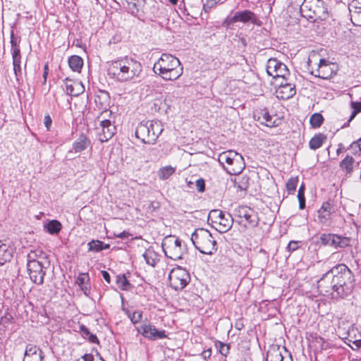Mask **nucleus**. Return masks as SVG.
I'll list each match as a JSON object with an SVG mask.
<instances>
[{"mask_svg": "<svg viewBox=\"0 0 361 361\" xmlns=\"http://www.w3.org/2000/svg\"><path fill=\"white\" fill-rule=\"evenodd\" d=\"M354 275L345 264H338L327 271L317 282V288L324 295L345 298L354 287Z\"/></svg>", "mask_w": 361, "mask_h": 361, "instance_id": "f257e3e1", "label": "nucleus"}, {"mask_svg": "<svg viewBox=\"0 0 361 361\" xmlns=\"http://www.w3.org/2000/svg\"><path fill=\"white\" fill-rule=\"evenodd\" d=\"M142 71L141 63L128 56L113 61L108 69L109 75L119 82H126L137 78Z\"/></svg>", "mask_w": 361, "mask_h": 361, "instance_id": "f03ea898", "label": "nucleus"}, {"mask_svg": "<svg viewBox=\"0 0 361 361\" xmlns=\"http://www.w3.org/2000/svg\"><path fill=\"white\" fill-rule=\"evenodd\" d=\"M153 71L166 80H174L183 74L179 60L169 54H163L154 63Z\"/></svg>", "mask_w": 361, "mask_h": 361, "instance_id": "7ed1b4c3", "label": "nucleus"}, {"mask_svg": "<svg viewBox=\"0 0 361 361\" xmlns=\"http://www.w3.org/2000/svg\"><path fill=\"white\" fill-rule=\"evenodd\" d=\"M191 241L195 247L202 254L211 255L217 250L216 240L205 228H196L191 235Z\"/></svg>", "mask_w": 361, "mask_h": 361, "instance_id": "20e7f679", "label": "nucleus"}, {"mask_svg": "<svg viewBox=\"0 0 361 361\" xmlns=\"http://www.w3.org/2000/svg\"><path fill=\"white\" fill-rule=\"evenodd\" d=\"M234 216L238 224L245 228H255L259 224L257 212L247 206H239L234 211Z\"/></svg>", "mask_w": 361, "mask_h": 361, "instance_id": "39448f33", "label": "nucleus"}, {"mask_svg": "<svg viewBox=\"0 0 361 361\" xmlns=\"http://www.w3.org/2000/svg\"><path fill=\"white\" fill-rule=\"evenodd\" d=\"M161 246L165 255L173 260L182 258L184 248L181 245V240L175 235H169L163 240Z\"/></svg>", "mask_w": 361, "mask_h": 361, "instance_id": "423d86ee", "label": "nucleus"}, {"mask_svg": "<svg viewBox=\"0 0 361 361\" xmlns=\"http://www.w3.org/2000/svg\"><path fill=\"white\" fill-rule=\"evenodd\" d=\"M106 116H99L97 121L99 126L96 127L97 135L101 142H104L111 139L116 133V126Z\"/></svg>", "mask_w": 361, "mask_h": 361, "instance_id": "0eeeda50", "label": "nucleus"}, {"mask_svg": "<svg viewBox=\"0 0 361 361\" xmlns=\"http://www.w3.org/2000/svg\"><path fill=\"white\" fill-rule=\"evenodd\" d=\"M171 286L175 290L183 289L190 280L188 272L181 267L173 269L169 276Z\"/></svg>", "mask_w": 361, "mask_h": 361, "instance_id": "6e6552de", "label": "nucleus"}, {"mask_svg": "<svg viewBox=\"0 0 361 361\" xmlns=\"http://www.w3.org/2000/svg\"><path fill=\"white\" fill-rule=\"evenodd\" d=\"M27 269L31 281L37 285L44 283L46 267L42 262L27 263Z\"/></svg>", "mask_w": 361, "mask_h": 361, "instance_id": "1a4fd4ad", "label": "nucleus"}, {"mask_svg": "<svg viewBox=\"0 0 361 361\" xmlns=\"http://www.w3.org/2000/svg\"><path fill=\"white\" fill-rule=\"evenodd\" d=\"M137 330L145 338L151 341L163 339L167 337L164 330L159 331L154 326L149 324H143L137 327Z\"/></svg>", "mask_w": 361, "mask_h": 361, "instance_id": "9d476101", "label": "nucleus"}, {"mask_svg": "<svg viewBox=\"0 0 361 361\" xmlns=\"http://www.w3.org/2000/svg\"><path fill=\"white\" fill-rule=\"evenodd\" d=\"M333 63L326 61L324 59L319 60L317 66V68L315 71H312L311 73L315 77H318L322 79H328L333 76L334 71L332 68Z\"/></svg>", "mask_w": 361, "mask_h": 361, "instance_id": "9b49d317", "label": "nucleus"}, {"mask_svg": "<svg viewBox=\"0 0 361 361\" xmlns=\"http://www.w3.org/2000/svg\"><path fill=\"white\" fill-rule=\"evenodd\" d=\"M94 102L97 108L104 110L99 116L111 114V112L107 109L110 103V96L108 92L99 90L94 96Z\"/></svg>", "mask_w": 361, "mask_h": 361, "instance_id": "f8f14e48", "label": "nucleus"}, {"mask_svg": "<svg viewBox=\"0 0 361 361\" xmlns=\"http://www.w3.org/2000/svg\"><path fill=\"white\" fill-rule=\"evenodd\" d=\"M135 136L143 143L153 145L155 143V135L149 133V127L142 121L138 124L135 130Z\"/></svg>", "mask_w": 361, "mask_h": 361, "instance_id": "ddd939ff", "label": "nucleus"}, {"mask_svg": "<svg viewBox=\"0 0 361 361\" xmlns=\"http://www.w3.org/2000/svg\"><path fill=\"white\" fill-rule=\"evenodd\" d=\"M245 164L241 154L235 152L229 166H224L225 170L231 175L240 173L245 169Z\"/></svg>", "mask_w": 361, "mask_h": 361, "instance_id": "4468645a", "label": "nucleus"}, {"mask_svg": "<svg viewBox=\"0 0 361 361\" xmlns=\"http://www.w3.org/2000/svg\"><path fill=\"white\" fill-rule=\"evenodd\" d=\"M296 93V90L294 84L286 80L284 85H280L275 91L276 97L282 100H287L292 98Z\"/></svg>", "mask_w": 361, "mask_h": 361, "instance_id": "2eb2a0df", "label": "nucleus"}, {"mask_svg": "<svg viewBox=\"0 0 361 361\" xmlns=\"http://www.w3.org/2000/svg\"><path fill=\"white\" fill-rule=\"evenodd\" d=\"M63 82L66 86V93L68 95L77 97L85 91V87L80 81L73 80L66 78Z\"/></svg>", "mask_w": 361, "mask_h": 361, "instance_id": "dca6fc26", "label": "nucleus"}, {"mask_svg": "<svg viewBox=\"0 0 361 361\" xmlns=\"http://www.w3.org/2000/svg\"><path fill=\"white\" fill-rule=\"evenodd\" d=\"M43 353L38 346L33 344L27 345L23 361H43Z\"/></svg>", "mask_w": 361, "mask_h": 361, "instance_id": "f3484780", "label": "nucleus"}, {"mask_svg": "<svg viewBox=\"0 0 361 361\" xmlns=\"http://www.w3.org/2000/svg\"><path fill=\"white\" fill-rule=\"evenodd\" d=\"M237 23H251L253 25H260L261 21L258 19L255 13L250 10L239 11L235 13Z\"/></svg>", "mask_w": 361, "mask_h": 361, "instance_id": "a211bd4d", "label": "nucleus"}, {"mask_svg": "<svg viewBox=\"0 0 361 361\" xmlns=\"http://www.w3.org/2000/svg\"><path fill=\"white\" fill-rule=\"evenodd\" d=\"M8 240H0V266L10 262L13 253V249Z\"/></svg>", "mask_w": 361, "mask_h": 361, "instance_id": "6ab92c4d", "label": "nucleus"}, {"mask_svg": "<svg viewBox=\"0 0 361 361\" xmlns=\"http://www.w3.org/2000/svg\"><path fill=\"white\" fill-rule=\"evenodd\" d=\"M283 351L288 353V350L284 346H271L267 353V361H284Z\"/></svg>", "mask_w": 361, "mask_h": 361, "instance_id": "aec40b11", "label": "nucleus"}, {"mask_svg": "<svg viewBox=\"0 0 361 361\" xmlns=\"http://www.w3.org/2000/svg\"><path fill=\"white\" fill-rule=\"evenodd\" d=\"M233 220L234 219L232 218V216L230 214L224 213L218 222L216 224L218 225L216 230L220 233L227 232L231 228Z\"/></svg>", "mask_w": 361, "mask_h": 361, "instance_id": "412c9836", "label": "nucleus"}, {"mask_svg": "<svg viewBox=\"0 0 361 361\" xmlns=\"http://www.w3.org/2000/svg\"><path fill=\"white\" fill-rule=\"evenodd\" d=\"M332 205L330 202H324L321 208L318 210V218L322 224H326L330 219L332 212Z\"/></svg>", "mask_w": 361, "mask_h": 361, "instance_id": "4be33fe9", "label": "nucleus"}, {"mask_svg": "<svg viewBox=\"0 0 361 361\" xmlns=\"http://www.w3.org/2000/svg\"><path fill=\"white\" fill-rule=\"evenodd\" d=\"M90 140L88 139V137L82 134L80 135V137L73 142V149L75 152H80L85 149L90 145Z\"/></svg>", "mask_w": 361, "mask_h": 361, "instance_id": "5701e85b", "label": "nucleus"}, {"mask_svg": "<svg viewBox=\"0 0 361 361\" xmlns=\"http://www.w3.org/2000/svg\"><path fill=\"white\" fill-rule=\"evenodd\" d=\"M355 159L353 157L347 155L339 164L340 168L345 171V176L350 177L353 171Z\"/></svg>", "mask_w": 361, "mask_h": 361, "instance_id": "b1692460", "label": "nucleus"}, {"mask_svg": "<svg viewBox=\"0 0 361 361\" xmlns=\"http://www.w3.org/2000/svg\"><path fill=\"white\" fill-rule=\"evenodd\" d=\"M149 127V133L155 135V142L162 133L164 128L162 123L159 121H145Z\"/></svg>", "mask_w": 361, "mask_h": 361, "instance_id": "393cba45", "label": "nucleus"}, {"mask_svg": "<svg viewBox=\"0 0 361 361\" xmlns=\"http://www.w3.org/2000/svg\"><path fill=\"white\" fill-rule=\"evenodd\" d=\"M283 64L284 63L275 58L269 59L267 61L266 67L267 74L271 77L277 75L276 71H278L281 68L280 66Z\"/></svg>", "mask_w": 361, "mask_h": 361, "instance_id": "a878e982", "label": "nucleus"}, {"mask_svg": "<svg viewBox=\"0 0 361 361\" xmlns=\"http://www.w3.org/2000/svg\"><path fill=\"white\" fill-rule=\"evenodd\" d=\"M350 245V238L348 237H342L341 235L334 234L332 237L331 246L335 248L341 247L345 248Z\"/></svg>", "mask_w": 361, "mask_h": 361, "instance_id": "bb28decb", "label": "nucleus"}, {"mask_svg": "<svg viewBox=\"0 0 361 361\" xmlns=\"http://www.w3.org/2000/svg\"><path fill=\"white\" fill-rule=\"evenodd\" d=\"M143 257L147 264L154 267L159 261L158 254L152 249H147L143 254Z\"/></svg>", "mask_w": 361, "mask_h": 361, "instance_id": "cd10ccee", "label": "nucleus"}, {"mask_svg": "<svg viewBox=\"0 0 361 361\" xmlns=\"http://www.w3.org/2000/svg\"><path fill=\"white\" fill-rule=\"evenodd\" d=\"M27 262H42V259H44V253L41 250H32L27 255Z\"/></svg>", "mask_w": 361, "mask_h": 361, "instance_id": "c85d7f7f", "label": "nucleus"}, {"mask_svg": "<svg viewBox=\"0 0 361 361\" xmlns=\"http://www.w3.org/2000/svg\"><path fill=\"white\" fill-rule=\"evenodd\" d=\"M68 65L73 71L80 72L83 65V60L80 56L73 55L69 58Z\"/></svg>", "mask_w": 361, "mask_h": 361, "instance_id": "c756f323", "label": "nucleus"}, {"mask_svg": "<svg viewBox=\"0 0 361 361\" xmlns=\"http://www.w3.org/2000/svg\"><path fill=\"white\" fill-rule=\"evenodd\" d=\"M45 229L50 234H58L61 230V224L57 220H51L44 225Z\"/></svg>", "mask_w": 361, "mask_h": 361, "instance_id": "7c9ffc66", "label": "nucleus"}, {"mask_svg": "<svg viewBox=\"0 0 361 361\" xmlns=\"http://www.w3.org/2000/svg\"><path fill=\"white\" fill-rule=\"evenodd\" d=\"M235 152L233 150H228L226 152H223L219 154L218 157L219 162L224 166V164H226V166H229Z\"/></svg>", "mask_w": 361, "mask_h": 361, "instance_id": "2f4dec72", "label": "nucleus"}, {"mask_svg": "<svg viewBox=\"0 0 361 361\" xmlns=\"http://www.w3.org/2000/svg\"><path fill=\"white\" fill-rule=\"evenodd\" d=\"M326 136L322 133L315 135L309 142L310 148L311 149H317L322 147Z\"/></svg>", "mask_w": 361, "mask_h": 361, "instance_id": "473e14b6", "label": "nucleus"}, {"mask_svg": "<svg viewBox=\"0 0 361 361\" xmlns=\"http://www.w3.org/2000/svg\"><path fill=\"white\" fill-rule=\"evenodd\" d=\"M280 67L281 68L278 71H276L277 75L272 76L273 79L276 81L279 80H282L284 81L288 80V76L290 75V73L287 66L285 64H283Z\"/></svg>", "mask_w": 361, "mask_h": 361, "instance_id": "72a5a7b5", "label": "nucleus"}, {"mask_svg": "<svg viewBox=\"0 0 361 361\" xmlns=\"http://www.w3.org/2000/svg\"><path fill=\"white\" fill-rule=\"evenodd\" d=\"M80 331L82 336L84 338H87L90 342L92 343H99V340L97 336L92 334L85 325L82 324L80 326Z\"/></svg>", "mask_w": 361, "mask_h": 361, "instance_id": "f704fd0d", "label": "nucleus"}, {"mask_svg": "<svg viewBox=\"0 0 361 361\" xmlns=\"http://www.w3.org/2000/svg\"><path fill=\"white\" fill-rule=\"evenodd\" d=\"M175 172V169L171 166L162 167L158 172L159 179L166 180L173 175Z\"/></svg>", "mask_w": 361, "mask_h": 361, "instance_id": "c9c22d12", "label": "nucleus"}, {"mask_svg": "<svg viewBox=\"0 0 361 361\" xmlns=\"http://www.w3.org/2000/svg\"><path fill=\"white\" fill-rule=\"evenodd\" d=\"M324 121L322 115L319 113H314L312 114L310 119V123L313 128H319L322 126Z\"/></svg>", "mask_w": 361, "mask_h": 361, "instance_id": "e433bc0d", "label": "nucleus"}, {"mask_svg": "<svg viewBox=\"0 0 361 361\" xmlns=\"http://www.w3.org/2000/svg\"><path fill=\"white\" fill-rule=\"evenodd\" d=\"M102 241L99 240H92L87 243L88 250L90 252H98L102 250Z\"/></svg>", "mask_w": 361, "mask_h": 361, "instance_id": "4c0bfd02", "label": "nucleus"}, {"mask_svg": "<svg viewBox=\"0 0 361 361\" xmlns=\"http://www.w3.org/2000/svg\"><path fill=\"white\" fill-rule=\"evenodd\" d=\"M116 283L120 288L122 290H128L130 287V283L127 280L126 276L118 275L116 276Z\"/></svg>", "mask_w": 361, "mask_h": 361, "instance_id": "58836bf2", "label": "nucleus"}, {"mask_svg": "<svg viewBox=\"0 0 361 361\" xmlns=\"http://www.w3.org/2000/svg\"><path fill=\"white\" fill-rule=\"evenodd\" d=\"M298 183V177H292L286 183V187L289 194L293 193L297 188Z\"/></svg>", "mask_w": 361, "mask_h": 361, "instance_id": "ea45409f", "label": "nucleus"}, {"mask_svg": "<svg viewBox=\"0 0 361 361\" xmlns=\"http://www.w3.org/2000/svg\"><path fill=\"white\" fill-rule=\"evenodd\" d=\"M298 199L299 201L300 209H303L305 207V185L304 184H302L298 190Z\"/></svg>", "mask_w": 361, "mask_h": 361, "instance_id": "a19ab883", "label": "nucleus"}, {"mask_svg": "<svg viewBox=\"0 0 361 361\" xmlns=\"http://www.w3.org/2000/svg\"><path fill=\"white\" fill-rule=\"evenodd\" d=\"M126 314L132 323L135 324L139 323L142 317V312L141 311H134L133 312H130L128 310L126 311Z\"/></svg>", "mask_w": 361, "mask_h": 361, "instance_id": "79ce46f5", "label": "nucleus"}, {"mask_svg": "<svg viewBox=\"0 0 361 361\" xmlns=\"http://www.w3.org/2000/svg\"><path fill=\"white\" fill-rule=\"evenodd\" d=\"M223 214L224 212L219 209H213L209 214L208 220H211L212 223L216 224Z\"/></svg>", "mask_w": 361, "mask_h": 361, "instance_id": "37998d69", "label": "nucleus"}, {"mask_svg": "<svg viewBox=\"0 0 361 361\" xmlns=\"http://www.w3.org/2000/svg\"><path fill=\"white\" fill-rule=\"evenodd\" d=\"M332 237H334L333 233H323L320 236L321 243L324 245H332Z\"/></svg>", "mask_w": 361, "mask_h": 361, "instance_id": "c03bdc74", "label": "nucleus"}, {"mask_svg": "<svg viewBox=\"0 0 361 361\" xmlns=\"http://www.w3.org/2000/svg\"><path fill=\"white\" fill-rule=\"evenodd\" d=\"M237 184L240 190H247L249 187V178L247 176L242 177Z\"/></svg>", "mask_w": 361, "mask_h": 361, "instance_id": "a18cd8bd", "label": "nucleus"}, {"mask_svg": "<svg viewBox=\"0 0 361 361\" xmlns=\"http://www.w3.org/2000/svg\"><path fill=\"white\" fill-rule=\"evenodd\" d=\"M352 108L353 109V111L352 112L351 116L348 120V122H350L356 116V114L361 111V102H352L351 103Z\"/></svg>", "mask_w": 361, "mask_h": 361, "instance_id": "49530a36", "label": "nucleus"}, {"mask_svg": "<svg viewBox=\"0 0 361 361\" xmlns=\"http://www.w3.org/2000/svg\"><path fill=\"white\" fill-rule=\"evenodd\" d=\"M221 0H207L206 2L203 5V9L205 13H209L212 8L216 6V5Z\"/></svg>", "mask_w": 361, "mask_h": 361, "instance_id": "de8ad7c7", "label": "nucleus"}, {"mask_svg": "<svg viewBox=\"0 0 361 361\" xmlns=\"http://www.w3.org/2000/svg\"><path fill=\"white\" fill-rule=\"evenodd\" d=\"M89 280V275L87 273H82L80 274L78 279H77V283L79 285L80 287L84 286L85 285L86 282Z\"/></svg>", "mask_w": 361, "mask_h": 361, "instance_id": "09e8293b", "label": "nucleus"}, {"mask_svg": "<svg viewBox=\"0 0 361 361\" xmlns=\"http://www.w3.org/2000/svg\"><path fill=\"white\" fill-rule=\"evenodd\" d=\"M262 118L266 122V126H274L275 121H272V116L267 111L262 112L261 114Z\"/></svg>", "mask_w": 361, "mask_h": 361, "instance_id": "8fccbe9b", "label": "nucleus"}, {"mask_svg": "<svg viewBox=\"0 0 361 361\" xmlns=\"http://www.w3.org/2000/svg\"><path fill=\"white\" fill-rule=\"evenodd\" d=\"M350 20L355 26H361V11L351 14Z\"/></svg>", "mask_w": 361, "mask_h": 361, "instance_id": "3c124183", "label": "nucleus"}, {"mask_svg": "<svg viewBox=\"0 0 361 361\" xmlns=\"http://www.w3.org/2000/svg\"><path fill=\"white\" fill-rule=\"evenodd\" d=\"M237 23V19L235 14L234 13L233 16H228L224 21L223 22V25L227 28H228L231 25Z\"/></svg>", "mask_w": 361, "mask_h": 361, "instance_id": "603ef678", "label": "nucleus"}, {"mask_svg": "<svg viewBox=\"0 0 361 361\" xmlns=\"http://www.w3.org/2000/svg\"><path fill=\"white\" fill-rule=\"evenodd\" d=\"M219 353L224 356H226L229 353L230 345L225 344L221 342H219Z\"/></svg>", "mask_w": 361, "mask_h": 361, "instance_id": "864d4df0", "label": "nucleus"}, {"mask_svg": "<svg viewBox=\"0 0 361 361\" xmlns=\"http://www.w3.org/2000/svg\"><path fill=\"white\" fill-rule=\"evenodd\" d=\"M78 361H104L101 357L99 358H94L92 354H85L81 357Z\"/></svg>", "mask_w": 361, "mask_h": 361, "instance_id": "5fc2aeb1", "label": "nucleus"}, {"mask_svg": "<svg viewBox=\"0 0 361 361\" xmlns=\"http://www.w3.org/2000/svg\"><path fill=\"white\" fill-rule=\"evenodd\" d=\"M20 42V39L16 37L14 35L13 30L11 31V49L15 47H19V43Z\"/></svg>", "mask_w": 361, "mask_h": 361, "instance_id": "6e6d98bb", "label": "nucleus"}, {"mask_svg": "<svg viewBox=\"0 0 361 361\" xmlns=\"http://www.w3.org/2000/svg\"><path fill=\"white\" fill-rule=\"evenodd\" d=\"M195 185H196L197 190L199 192H202L204 191L205 183H204V180L202 178H200V179L197 180Z\"/></svg>", "mask_w": 361, "mask_h": 361, "instance_id": "4d7b16f0", "label": "nucleus"}, {"mask_svg": "<svg viewBox=\"0 0 361 361\" xmlns=\"http://www.w3.org/2000/svg\"><path fill=\"white\" fill-rule=\"evenodd\" d=\"M360 146H361V144H360V141L357 140L355 142H353L350 145V148L352 149V150H353L354 154H355V153H357L358 152L361 151V147Z\"/></svg>", "mask_w": 361, "mask_h": 361, "instance_id": "13d9d810", "label": "nucleus"}, {"mask_svg": "<svg viewBox=\"0 0 361 361\" xmlns=\"http://www.w3.org/2000/svg\"><path fill=\"white\" fill-rule=\"evenodd\" d=\"M298 243L297 241H290L287 246L288 251L292 252L296 250L298 248Z\"/></svg>", "mask_w": 361, "mask_h": 361, "instance_id": "bf43d9fd", "label": "nucleus"}, {"mask_svg": "<svg viewBox=\"0 0 361 361\" xmlns=\"http://www.w3.org/2000/svg\"><path fill=\"white\" fill-rule=\"evenodd\" d=\"M51 117L49 116V115H47L44 116V126H46L47 129V130H49V128L51 125Z\"/></svg>", "mask_w": 361, "mask_h": 361, "instance_id": "052dcab7", "label": "nucleus"}, {"mask_svg": "<svg viewBox=\"0 0 361 361\" xmlns=\"http://www.w3.org/2000/svg\"><path fill=\"white\" fill-rule=\"evenodd\" d=\"M13 71H14V73L17 78V80H18V76L21 75V74H22L20 65L13 66Z\"/></svg>", "mask_w": 361, "mask_h": 361, "instance_id": "680f3d73", "label": "nucleus"}, {"mask_svg": "<svg viewBox=\"0 0 361 361\" xmlns=\"http://www.w3.org/2000/svg\"><path fill=\"white\" fill-rule=\"evenodd\" d=\"M114 235L116 238H121V239L128 238L130 235L129 233L127 231H125L123 232H121L119 233H115Z\"/></svg>", "mask_w": 361, "mask_h": 361, "instance_id": "e2e57ef3", "label": "nucleus"}, {"mask_svg": "<svg viewBox=\"0 0 361 361\" xmlns=\"http://www.w3.org/2000/svg\"><path fill=\"white\" fill-rule=\"evenodd\" d=\"M101 274L104 278V279L108 283H111V276L106 271H102Z\"/></svg>", "mask_w": 361, "mask_h": 361, "instance_id": "0e129e2a", "label": "nucleus"}, {"mask_svg": "<svg viewBox=\"0 0 361 361\" xmlns=\"http://www.w3.org/2000/svg\"><path fill=\"white\" fill-rule=\"evenodd\" d=\"M212 355V350L207 349L202 353V356L204 360L209 358Z\"/></svg>", "mask_w": 361, "mask_h": 361, "instance_id": "69168bd1", "label": "nucleus"}, {"mask_svg": "<svg viewBox=\"0 0 361 361\" xmlns=\"http://www.w3.org/2000/svg\"><path fill=\"white\" fill-rule=\"evenodd\" d=\"M349 11L350 14H354L355 13H359L361 11V8H357V6H350V4L349 5Z\"/></svg>", "mask_w": 361, "mask_h": 361, "instance_id": "338daca9", "label": "nucleus"}, {"mask_svg": "<svg viewBox=\"0 0 361 361\" xmlns=\"http://www.w3.org/2000/svg\"><path fill=\"white\" fill-rule=\"evenodd\" d=\"M11 54H12V57L21 56L20 48L15 47V48L11 49Z\"/></svg>", "mask_w": 361, "mask_h": 361, "instance_id": "774afa93", "label": "nucleus"}]
</instances>
